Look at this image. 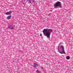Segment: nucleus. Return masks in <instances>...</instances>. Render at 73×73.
<instances>
[{
	"mask_svg": "<svg viewBox=\"0 0 73 73\" xmlns=\"http://www.w3.org/2000/svg\"><path fill=\"white\" fill-rule=\"evenodd\" d=\"M53 30L51 29H44L43 31V33L44 34V35L47 37V38L48 40H50V36L51 35V33L52 32Z\"/></svg>",
	"mask_w": 73,
	"mask_h": 73,
	"instance_id": "1",
	"label": "nucleus"
},
{
	"mask_svg": "<svg viewBox=\"0 0 73 73\" xmlns=\"http://www.w3.org/2000/svg\"><path fill=\"white\" fill-rule=\"evenodd\" d=\"M54 6L55 8H62V4L61 2L59 1H57L54 4Z\"/></svg>",
	"mask_w": 73,
	"mask_h": 73,
	"instance_id": "2",
	"label": "nucleus"
},
{
	"mask_svg": "<svg viewBox=\"0 0 73 73\" xmlns=\"http://www.w3.org/2000/svg\"><path fill=\"white\" fill-rule=\"evenodd\" d=\"M58 50L60 54H65V52L64 50V46L62 45H61L60 48V51L59 50V46H58Z\"/></svg>",
	"mask_w": 73,
	"mask_h": 73,
	"instance_id": "3",
	"label": "nucleus"
},
{
	"mask_svg": "<svg viewBox=\"0 0 73 73\" xmlns=\"http://www.w3.org/2000/svg\"><path fill=\"white\" fill-rule=\"evenodd\" d=\"M11 13H12V11H10L9 12H7V13H5V15H11Z\"/></svg>",
	"mask_w": 73,
	"mask_h": 73,
	"instance_id": "4",
	"label": "nucleus"
},
{
	"mask_svg": "<svg viewBox=\"0 0 73 73\" xmlns=\"http://www.w3.org/2000/svg\"><path fill=\"white\" fill-rule=\"evenodd\" d=\"M9 29H14V27L12 26H9Z\"/></svg>",
	"mask_w": 73,
	"mask_h": 73,
	"instance_id": "5",
	"label": "nucleus"
},
{
	"mask_svg": "<svg viewBox=\"0 0 73 73\" xmlns=\"http://www.w3.org/2000/svg\"><path fill=\"white\" fill-rule=\"evenodd\" d=\"M11 17L12 16H11V15L8 16L7 17V20H10V19H11Z\"/></svg>",
	"mask_w": 73,
	"mask_h": 73,
	"instance_id": "6",
	"label": "nucleus"
},
{
	"mask_svg": "<svg viewBox=\"0 0 73 73\" xmlns=\"http://www.w3.org/2000/svg\"><path fill=\"white\" fill-rule=\"evenodd\" d=\"M34 68H36V67H37V66H38V65H37L36 63H34Z\"/></svg>",
	"mask_w": 73,
	"mask_h": 73,
	"instance_id": "7",
	"label": "nucleus"
},
{
	"mask_svg": "<svg viewBox=\"0 0 73 73\" xmlns=\"http://www.w3.org/2000/svg\"><path fill=\"white\" fill-rule=\"evenodd\" d=\"M28 1L30 3H32V2H31V1H35V0H28Z\"/></svg>",
	"mask_w": 73,
	"mask_h": 73,
	"instance_id": "8",
	"label": "nucleus"
},
{
	"mask_svg": "<svg viewBox=\"0 0 73 73\" xmlns=\"http://www.w3.org/2000/svg\"><path fill=\"white\" fill-rule=\"evenodd\" d=\"M66 59L67 60H69V59H70V57L69 56H67Z\"/></svg>",
	"mask_w": 73,
	"mask_h": 73,
	"instance_id": "9",
	"label": "nucleus"
},
{
	"mask_svg": "<svg viewBox=\"0 0 73 73\" xmlns=\"http://www.w3.org/2000/svg\"><path fill=\"white\" fill-rule=\"evenodd\" d=\"M36 72L37 73H39V71H38V70H37L36 71Z\"/></svg>",
	"mask_w": 73,
	"mask_h": 73,
	"instance_id": "10",
	"label": "nucleus"
},
{
	"mask_svg": "<svg viewBox=\"0 0 73 73\" xmlns=\"http://www.w3.org/2000/svg\"><path fill=\"white\" fill-rule=\"evenodd\" d=\"M40 36H42V34H40Z\"/></svg>",
	"mask_w": 73,
	"mask_h": 73,
	"instance_id": "11",
	"label": "nucleus"
},
{
	"mask_svg": "<svg viewBox=\"0 0 73 73\" xmlns=\"http://www.w3.org/2000/svg\"><path fill=\"white\" fill-rule=\"evenodd\" d=\"M42 69H43V68L42 67Z\"/></svg>",
	"mask_w": 73,
	"mask_h": 73,
	"instance_id": "12",
	"label": "nucleus"
},
{
	"mask_svg": "<svg viewBox=\"0 0 73 73\" xmlns=\"http://www.w3.org/2000/svg\"><path fill=\"white\" fill-rule=\"evenodd\" d=\"M55 1H56V0H54Z\"/></svg>",
	"mask_w": 73,
	"mask_h": 73,
	"instance_id": "13",
	"label": "nucleus"
}]
</instances>
